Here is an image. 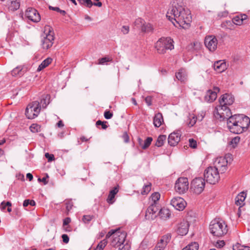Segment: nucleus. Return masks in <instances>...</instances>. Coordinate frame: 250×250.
Listing matches in <instances>:
<instances>
[{
  "instance_id": "obj_9",
  "label": "nucleus",
  "mask_w": 250,
  "mask_h": 250,
  "mask_svg": "<svg viewBox=\"0 0 250 250\" xmlns=\"http://www.w3.org/2000/svg\"><path fill=\"white\" fill-rule=\"evenodd\" d=\"M188 188V181L187 178L180 177L175 184V189L180 194L184 193Z\"/></svg>"
},
{
  "instance_id": "obj_32",
  "label": "nucleus",
  "mask_w": 250,
  "mask_h": 250,
  "mask_svg": "<svg viewBox=\"0 0 250 250\" xmlns=\"http://www.w3.org/2000/svg\"><path fill=\"white\" fill-rule=\"evenodd\" d=\"M160 198V194L158 192H154L152 193L149 198V202L150 204H154L157 205L158 202Z\"/></svg>"
},
{
  "instance_id": "obj_55",
  "label": "nucleus",
  "mask_w": 250,
  "mask_h": 250,
  "mask_svg": "<svg viewBox=\"0 0 250 250\" xmlns=\"http://www.w3.org/2000/svg\"><path fill=\"white\" fill-rule=\"evenodd\" d=\"M244 246L241 245L240 244L237 243L233 246V250H243Z\"/></svg>"
},
{
  "instance_id": "obj_30",
  "label": "nucleus",
  "mask_w": 250,
  "mask_h": 250,
  "mask_svg": "<svg viewBox=\"0 0 250 250\" xmlns=\"http://www.w3.org/2000/svg\"><path fill=\"white\" fill-rule=\"evenodd\" d=\"M170 215L171 213L169 209L167 208H163L159 212L160 217L164 220L169 218Z\"/></svg>"
},
{
  "instance_id": "obj_29",
  "label": "nucleus",
  "mask_w": 250,
  "mask_h": 250,
  "mask_svg": "<svg viewBox=\"0 0 250 250\" xmlns=\"http://www.w3.org/2000/svg\"><path fill=\"white\" fill-rule=\"evenodd\" d=\"M246 197V193L244 192H242L239 194L235 198V204L237 206H242L244 205V201Z\"/></svg>"
},
{
  "instance_id": "obj_62",
  "label": "nucleus",
  "mask_w": 250,
  "mask_h": 250,
  "mask_svg": "<svg viewBox=\"0 0 250 250\" xmlns=\"http://www.w3.org/2000/svg\"><path fill=\"white\" fill-rule=\"evenodd\" d=\"M228 12L226 11H223V12L218 13V16L220 18L226 17L228 16Z\"/></svg>"
},
{
  "instance_id": "obj_27",
  "label": "nucleus",
  "mask_w": 250,
  "mask_h": 250,
  "mask_svg": "<svg viewBox=\"0 0 250 250\" xmlns=\"http://www.w3.org/2000/svg\"><path fill=\"white\" fill-rule=\"evenodd\" d=\"M119 190L117 187L114 188L113 189L111 190L109 193L107 202L109 204H113L114 202V197L115 195L118 193Z\"/></svg>"
},
{
  "instance_id": "obj_42",
  "label": "nucleus",
  "mask_w": 250,
  "mask_h": 250,
  "mask_svg": "<svg viewBox=\"0 0 250 250\" xmlns=\"http://www.w3.org/2000/svg\"><path fill=\"white\" fill-rule=\"evenodd\" d=\"M94 218L93 215H83L82 220L85 224H88Z\"/></svg>"
},
{
  "instance_id": "obj_41",
  "label": "nucleus",
  "mask_w": 250,
  "mask_h": 250,
  "mask_svg": "<svg viewBox=\"0 0 250 250\" xmlns=\"http://www.w3.org/2000/svg\"><path fill=\"white\" fill-rule=\"evenodd\" d=\"M152 141V138L151 137H147L145 141L144 144L142 145V148L143 149H146L151 144Z\"/></svg>"
},
{
  "instance_id": "obj_43",
  "label": "nucleus",
  "mask_w": 250,
  "mask_h": 250,
  "mask_svg": "<svg viewBox=\"0 0 250 250\" xmlns=\"http://www.w3.org/2000/svg\"><path fill=\"white\" fill-rule=\"evenodd\" d=\"M29 205L32 206H35L36 205V202L33 200L26 199L24 201L23 203V206L26 207Z\"/></svg>"
},
{
  "instance_id": "obj_35",
  "label": "nucleus",
  "mask_w": 250,
  "mask_h": 250,
  "mask_svg": "<svg viewBox=\"0 0 250 250\" xmlns=\"http://www.w3.org/2000/svg\"><path fill=\"white\" fill-rule=\"evenodd\" d=\"M167 139V136L165 135H160L156 142L155 145L158 147L162 146L164 142L166 141Z\"/></svg>"
},
{
  "instance_id": "obj_33",
  "label": "nucleus",
  "mask_w": 250,
  "mask_h": 250,
  "mask_svg": "<svg viewBox=\"0 0 250 250\" xmlns=\"http://www.w3.org/2000/svg\"><path fill=\"white\" fill-rule=\"evenodd\" d=\"M141 30L142 32L145 33L150 32L153 30V27L151 24L149 23H146L145 21L142 26Z\"/></svg>"
},
{
  "instance_id": "obj_16",
  "label": "nucleus",
  "mask_w": 250,
  "mask_h": 250,
  "mask_svg": "<svg viewBox=\"0 0 250 250\" xmlns=\"http://www.w3.org/2000/svg\"><path fill=\"white\" fill-rule=\"evenodd\" d=\"M171 205L177 210H183L186 207L187 203L180 197H175L171 200Z\"/></svg>"
},
{
  "instance_id": "obj_1",
  "label": "nucleus",
  "mask_w": 250,
  "mask_h": 250,
  "mask_svg": "<svg viewBox=\"0 0 250 250\" xmlns=\"http://www.w3.org/2000/svg\"><path fill=\"white\" fill-rule=\"evenodd\" d=\"M167 17L175 27L183 29H188L191 21L190 12L184 8L182 0H173Z\"/></svg>"
},
{
  "instance_id": "obj_12",
  "label": "nucleus",
  "mask_w": 250,
  "mask_h": 250,
  "mask_svg": "<svg viewBox=\"0 0 250 250\" xmlns=\"http://www.w3.org/2000/svg\"><path fill=\"white\" fill-rule=\"evenodd\" d=\"M231 118H233L234 121L236 120L237 124H239L245 131L247 130L250 124V119L248 116L243 114H235Z\"/></svg>"
},
{
  "instance_id": "obj_2",
  "label": "nucleus",
  "mask_w": 250,
  "mask_h": 250,
  "mask_svg": "<svg viewBox=\"0 0 250 250\" xmlns=\"http://www.w3.org/2000/svg\"><path fill=\"white\" fill-rule=\"evenodd\" d=\"M210 233L214 236L221 237L226 234L228 231L227 225L221 219L215 218L212 220L209 226Z\"/></svg>"
},
{
  "instance_id": "obj_34",
  "label": "nucleus",
  "mask_w": 250,
  "mask_h": 250,
  "mask_svg": "<svg viewBox=\"0 0 250 250\" xmlns=\"http://www.w3.org/2000/svg\"><path fill=\"white\" fill-rule=\"evenodd\" d=\"M49 99L50 97L48 95L43 96L40 103L41 107L42 106V108H46L47 105L49 104Z\"/></svg>"
},
{
  "instance_id": "obj_21",
  "label": "nucleus",
  "mask_w": 250,
  "mask_h": 250,
  "mask_svg": "<svg viewBox=\"0 0 250 250\" xmlns=\"http://www.w3.org/2000/svg\"><path fill=\"white\" fill-rule=\"evenodd\" d=\"M234 101V97L229 94H225L222 95L221 99L220 100V103L222 105H231Z\"/></svg>"
},
{
  "instance_id": "obj_18",
  "label": "nucleus",
  "mask_w": 250,
  "mask_h": 250,
  "mask_svg": "<svg viewBox=\"0 0 250 250\" xmlns=\"http://www.w3.org/2000/svg\"><path fill=\"white\" fill-rule=\"evenodd\" d=\"M170 238L171 235L169 234L163 236L156 245L154 250H164Z\"/></svg>"
},
{
  "instance_id": "obj_61",
  "label": "nucleus",
  "mask_w": 250,
  "mask_h": 250,
  "mask_svg": "<svg viewBox=\"0 0 250 250\" xmlns=\"http://www.w3.org/2000/svg\"><path fill=\"white\" fill-rule=\"evenodd\" d=\"M71 222V219L69 217L65 218L63 221V226L68 225Z\"/></svg>"
},
{
  "instance_id": "obj_60",
  "label": "nucleus",
  "mask_w": 250,
  "mask_h": 250,
  "mask_svg": "<svg viewBox=\"0 0 250 250\" xmlns=\"http://www.w3.org/2000/svg\"><path fill=\"white\" fill-rule=\"evenodd\" d=\"M49 177L48 175L46 174L45 177H43L42 179L38 178V181L40 182H42L43 183L44 185L47 184L48 182L46 181V179Z\"/></svg>"
},
{
  "instance_id": "obj_45",
  "label": "nucleus",
  "mask_w": 250,
  "mask_h": 250,
  "mask_svg": "<svg viewBox=\"0 0 250 250\" xmlns=\"http://www.w3.org/2000/svg\"><path fill=\"white\" fill-rule=\"evenodd\" d=\"M232 22H233L234 24L237 25H241V24H243V22L241 21L240 18L238 15L236 16L235 17L233 18V19H232Z\"/></svg>"
},
{
  "instance_id": "obj_51",
  "label": "nucleus",
  "mask_w": 250,
  "mask_h": 250,
  "mask_svg": "<svg viewBox=\"0 0 250 250\" xmlns=\"http://www.w3.org/2000/svg\"><path fill=\"white\" fill-rule=\"evenodd\" d=\"M111 60L107 57H104L99 60V64H104L105 62L111 61Z\"/></svg>"
},
{
  "instance_id": "obj_48",
  "label": "nucleus",
  "mask_w": 250,
  "mask_h": 250,
  "mask_svg": "<svg viewBox=\"0 0 250 250\" xmlns=\"http://www.w3.org/2000/svg\"><path fill=\"white\" fill-rule=\"evenodd\" d=\"M189 146L193 148H195L197 147V142L193 139H189Z\"/></svg>"
},
{
  "instance_id": "obj_4",
  "label": "nucleus",
  "mask_w": 250,
  "mask_h": 250,
  "mask_svg": "<svg viewBox=\"0 0 250 250\" xmlns=\"http://www.w3.org/2000/svg\"><path fill=\"white\" fill-rule=\"evenodd\" d=\"M45 36H44L41 40V45L43 49H48L50 48L54 41V33L53 28L49 25H46L44 27Z\"/></svg>"
},
{
  "instance_id": "obj_13",
  "label": "nucleus",
  "mask_w": 250,
  "mask_h": 250,
  "mask_svg": "<svg viewBox=\"0 0 250 250\" xmlns=\"http://www.w3.org/2000/svg\"><path fill=\"white\" fill-rule=\"evenodd\" d=\"M25 17L34 22H38L41 21V16L38 11L34 8H28L25 13Z\"/></svg>"
},
{
  "instance_id": "obj_36",
  "label": "nucleus",
  "mask_w": 250,
  "mask_h": 250,
  "mask_svg": "<svg viewBox=\"0 0 250 250\" xmlns=\"http://www.w3.org/2000/svg\"><path fill=\"white\" fill-rule=\"evenodd\" d=\"M199 246L197 243L193 242L183 248L182 250H198Z\"/></svg>"
},
{
  "instance_id": "obj_6",
  "label": "nucleus",
  "mask_w": 250,
  "mask_h": 250,
  "mask_svg": "<svg viewBox=\"0 0 250 250\" xmlns=\"http://www.w3.org/2000/svg\"><path fill=\"white\" fill-rule=\"evenodd\" d=\"M204 177L207 183L215 184L220 179L219 171L213 167H209L205 170Z\"/></svg>"
},
{
  "instance_id": "obj_22",
  "label": "nucleus",
  "mask_w": 250,
  "mask_h": 250,
  "mask_svg": "<svg viewBox=\"0 0 250 250\" xmlns=\"http://www.w3.org/2000/svg\"><path fill=\"white\" fill-rule=\"evenodd\" d=\"M214 70L219 73H222L227 69L226 62L223 61L216 62L213 64Z\"/></svg>"
},
{
  "instance_id": "obj_10",
  "label": "nucleus",
  "mask_w": 250,
  "mask_h": 250,
  "mask_svg": "<svg viewBox=\"0 0 250 250\" xmlns=\"http://www.w3.org/2000/svg\"><path fill=\"white\" fill-rule=\"evenodd\" d=\"M126 237V233L125 231H119L112 236L110 245L112 247L117 248L124 244Z\"/></svg>"
},
{
  "instance_id": "obj_57",
  "label": "nucleus",
  "mask_w": 250,
  "mask_h": 250,
  "mask_svg": "<svg viewBox=\"0 0 250 250\" xmlns=\"http://www.w3.org/2000/svg\"><path fill=\"white\" fill-rule=\"evenodd\" d=\"M196 122V118L194 116L192 117V118L190 120L188 125L190 126H192Z\"/></svg>"
},
{
  "instance_id": "obj_19",
  "label": "nucleus",
  "mask_w": 250,
  "mask_h": 250,
  "mask_svg": "<svg viewBox=\"0 0 250 250\" xmlns=\"http://www.w3.org/2000/svg\"><path fill=\"white\" fill-rule=\"evenodd\" d=\"M188 223L186 221H183L177 226L176 231L179 235H185L188 232Z\"/></svg>"
},
{
  "instance_id": "obj_50",
  "label": "nucleus",
  "mask_w": 250,
  "mask_h": 250,
  "mask_svg": "<svg viewBox=\"0 0 250 250\" xmlns=\"http://www.w3.org/2000/svg\"><path fill=\"white\" fill-rule=\"evenodd\" d=\"M113 116V113L109 110H105L104 112V117L106 119H110Z\"/></svg>"
},
{
  "instance_id": "obj_49",
  "label": "nucleus",
  "mask_w": 250,
  "mask_h": 250,
  "mask_svg": "<svg viewBox=\"0 0 250 250\" xmlns=\"http://www.w3.org/2000/svg\"><path fill=\"white\" fill-rule=\"evenodd\" d=\"M106 122H102L101 120H98L96 122V125H102V127L104 129H105L107 128V125L105 124Z\"/></svg>"
},
{
  "instance_id": "obj_64",
  "label": "nucleus",
  "mask_w": 250,
  "mask_h": 250,
  "mask_svg": "<svg viewBox=\"0 0 250 250\" xmlns=\"http://www.w3.org/2000/svg\"><path fill=\"white\" fill-rule=\"evenodd\" d=\"M240 18L241 21L242 22H243V21L247 19V15L246 14H242L240 15H238Z\"/></svg>"
},
{
  "instance_id": "obj_15",
  "label": "nucleus",
  "mask_w": 250,
  "mask_h": 250,
  "mask_svg": "<svg viewBox=\"0 0 250 250\" xmlns=\"http://www.w3.org/2000/svg\"><path fill=\"white\" fill-rule=\"evenodd\" d=\"M205 45L210 51H214L216 48L218 41L213 36H208L205 39Z\"/></svg>"
},
{
  "instance_id": "obj_28",
  "label": "nucleus",
  "mask_w": 250,
  "mask_h": 250,
  "mask_svg": "<svg viewBox=\"0 0 250 250\" xmlns=\"http://www.w3.org/2000/svg\"><path fill=\"white\" fill-rule=\"evenodd\" d=\"M164 122L162 114L160 113L156 114L153 118V124L156 127H159Z\"/></svg>"
},
{
  "instance_id": "obj_59",
  "label": "nucleus",
  "mask_w": 250,
  "mask_h": 250,
  "mask_svg": "<svg viewBox=\"0 0 250 250\" xmlns=\"http://www.w3.org/2000/svg\"><path fill=\"white\" fill-rule=\"evenodd\" d=\"M62 238L63 242L64 243L67 244L68 243L69 239V237L67 236V235L65 234H62Z\"/></svg>"
},
{
  "instance_id": "obj_8",
  "label": "nucleus",
  "mask_w": 250,
  "mask_h": 250,
  "mask_svg": "<svg viewBox=\"0 0 250 250\" xmlns=\"http://www.w3.org/2000/svg\"><path fill=\"white\" fill-rule=\"evenodd\" d=\"M205 186V179L201 177L195 178L191 183V189L196 194L202 193L204 189Z\"/></svg>"
},
{
  "instance_id": "obj_53",
  "label": "nucleus",
  "mask_w": 250,
  "mask_h": 250,
  "mask_svg": "<svg viewBox=\"0 0 250 250\" xmlns=\"http://www.w3.org/2000/svg\"><path fill=\"white\" fill-rule=\"evenodd\" d=\"M122 138L124 140V141L125 143H128L129 141V137L126 133V132H124L123 135H122Z\"/></svg>"
},
{
  "instance_id": "obj_20",
  "label": "nucleus",
  "mask_w": 250,
  "mask_h": 250,
  "mask_svg": "<svg viewBox=\"0 0 250 250\" xmlns=\"http://www.w3.org/2000/svg\"><path fill=\"white\" fill-rule=\"evenodd\" d=\"M180 140V135L177 132H173L169 134L167 138L168 143L171 146H176Z\"/></svg>"
},
{
  "instance_id": "obj_3",
  "label": "nucleus",
  "mask_w": 250,
  "mask_h": 250,
  "mask_svg": "<svg viewBox=\"0 0 250 250\" xmlns=\"http://www.w3.org/2000/svg\"><path fill=\"white\" fill-rule=\"evenodd\" d=\"M173 41L169 37H162L155 43V47L160 54L166 53L167 50L174 48Z\"/></svg>"
},
{
  "instance_id": "obj_5",
  "label": "nucleus",
  "mask_w": 250,
  "mask_h": 250,
  "mask_svg": "<svg viewBox=\"0 0 250 250\" xmlns=\"http://www.w3.org/2000/svg\"><path fill=\"white\" fill-rule=\"evenodd\" d=\"M41 105L38 101H34L29 103L25 109V115L29 119L36 118L40 113Z\"/></svg>"
},
{
  "instance_id": "obj_63",
  "label": "nucleus",
  "mask_w": 250,
  "mask_h": 250,
  "mask_svg": "<svg viewBox=\"0 0 250 250\" xmlns=\"http://www.w3.org/2000/svg\"><path fill=\"white\" fill-rule=\"evenodd\" d=\"M145 102L149 106L151 104V97L147 96L145 99Z\"/></svg>"
},
{
  "instance_id": "obj_40",
  "label": "nucleus",
  "mask_w": 250,
  "mask_h": 250,
  "mask_svg": "<svg viewBox=\"0 0 250 250\" xmlns=\"http://www.w3.org/2000/svg\"><path fill=\"white\" fill-rule=\"evenodd\" d=\"M144 22L145 21L142 19L138 18L134 21V24L137 28L141 29Z\"/></svg>"
},
{
  "instance_id": "obj_44",
  "label": "nucleus",
  "mask_w": 250,
  "mask_h": 250,
  "mask_svg": "<svg viewBox=\"0 0 250 250\" xmlns=\"http://www.w3.org/2000/svg\"><path fill=\"white\" fill-rule=\"evenodd\" d=\"M107 244V241L105 240H103L101 241L97 246V250H103Z\"/></svg>"
},
{
  "instance_id": "obj_25",
  "label": "nucleus",
  "mask_w": 250,
  "mask_h": 250,
  "mask_svg": "<svg viewBox=\"0 0 250 250\" xmlns=\"http://www.w3.org/2000/svg\"><path fill=\"white\" fill-rule=\"evenodd\" d=\"M176 78L182 83H185L187 80V74L184 69H181L179 71L176 73Z\"/></svg>"
},
{
  "instance_id": "obj_58",
  "label": "nucleus",
  "mask_w": 250,
  "mask_h": 250,
  "mask_svg": "<svg viewBox=\"0 0 250 250\" xmlns=\"http://www.w3.org/2000/svg\"><path fill=\"white\" fill-rule=\"evenodd\" d=\"M130 246L126 243L122 248H119V250H130Z\"/></svg>"
},
{
  "instance_id": "obj_31",
  "label": "nucleus",
  "mask_w": 250,
  "mask_h": 250,
  "mask_svg": "<svg viewBox=\"0 0 250 250\" xmlns=\"http://www.w3.org/2000/svg\"><path fill=\"white\" fill-rule=\"evenodd\" d=\"M52 62V59L48 58L44 60L39 66L37 71L39 72L46 67Z\"/></svg>"
},
{
  "instance_id": "obj_56",
  "label": "nucleus",
  "mask_w": 250,
  "mask_h": 250,
  "mask_svg": "<svg viewBox=\"0 0 250 250\" xmlns=\"http://www.w3.org/2000/svg\"><path fill=\"white\" fill-rule=\"evenodd\" d=\"M45 156L48 159V162H50L54 160V156L53 154H50L48 153H46Z\"/></svg>"
},
{
  "instance_id": "obj_38",
  "label": "nucleus",
  "mask_w": 250,
  "mask_h": 250,
  "mask_svg": "<svg viewBox=\"0 0 250 250\" xmlns=\"http://www.w3.org/2000/svg\"><path fill=\"white\" fill-rule=\"evenodd\" d=\"M22 68L21 66H18L12 71V75L14 76H21L22 75L21 70Z\"/></svg>"
},
{
  "instance_id": "obj_47",
  "label": "nucleus",
  "mask_w": 250,
  "mask_h": 250,
  "mask_svg": "<svg viewBox=\"0 0 250 250\" xmlns=\"http://www.w3.org/2000/svg\"><path fill=\"white\" fill-rule=\"evenodd\" d=\"M240 141V137H235L233 138L231 141V144L233 147H235Z\"/></svg>"
},
{
  "instance_id": "obj_37",
  "label": "nucleus",
  "mask_w": 250,
  "mask_h": 250,
  "mask_svg": "<svg viewBox=\"0 0 250 250\" xmlns=\"http://www.w3.org/2000/svg\"><path fill=\"white\" fill-rule=\"evenodd\" d=\"M151 184L148 183L147 184L144 186L143 189L141 191V194L143 195L147 194L151 190Z\"/></svg>"
},
{
  "instance_id": "obj_52",
  "label": "nucleus",
  "mask_w": 250,
  "mask_h": 250,
  "mask_svg": "<svg viewBox=\"0 0 250 250\" xmlns=\"http://www.w3.org/2000/svg\"><path fill=\"white\" fill-rule=\"evenodd\" d=\"M129 31V27L128 26L124 25L121 29V31L124 34H127Z\"/></svg>"
},
{
  "instance_id": "obj_54",
  "label": "nucleus",
  "mask_w": 250,
  "mask_h": 250,
  "mask_svg": "<svg viewBox=\"0 0 250 250\" xmlns=\"http://www.w3.org/2000/svg\"><path fill=\"white\" fill-rule=\"evenodd\" d=\"M225 243L223 240H219L216 242V247L218 248H221L224 246Z\"/></svg>"
},
{
  "instance_id": "obj_14",
  "label": "nucleus",
  "mask_w": 250,
  "mask_h": 250,
  "mask_svg": "<svg viewBox=\"0 0 250 250\" xmlns=\"http://www.w3.org/2000/svg\"><path fill=\"white\" fill-rule=\"evenodd\" d=\"M228 127L229 131L234 134H240L245 131L244 129L239 125L237 124L236 120H234L233 118H230L229 121L227 122Z\"/></svg>"
},
{
  "instance_id": "obj_46",
  "label": "nucleus",
  "mask_w": 250,
  "mask_h": 250,
  "mask_svg": "<svg viewBox=\"0 0 250 250\" xmlns=\"http://www.w3.org/2000/svg\"><path fill=\"white\" fill-rule=\"evenodd\" d=\"M119 230L120 229H111L106 235V238H109L111 236L114 235L115 234H117L119 231Z\"/></svg>"
},
{
  "instance_id": "obj_17",
  "label": "nucleus",
  "mask_w": 250,
  "mask_h": 250,
  "mask_svg": "<svg viewBox=\"0 0 250 250\" xmlns=\"http://www.w3.org/2000/svg\"><path fill=\"white\" fill-rule=\"evenodd\" d=\"M158 210V208L157 205L150 204L146 211V218L148 220H154L156 217V213Z\"/></svg>"
},
{
  "instance_id": "obj_24",
  "label": "nucleus",
  "mask_w": 250,
  "mask_h": 250,
  "mask_svg": "<svg viewBox=\"0 0 250 250\" xmlns=\"http://www.w3.org/2000/svg\"><path fill=\"white\" fill-rule=\"evenodd\" d=\"M80 4L85 5L87 8H91L92 5L96 6L98 7H101L102 3L98 1V2H92L91 0H77Z\"/></svg>"
},
{
  "instance_id": "obj_26",
  "label": "nucleus",
  "mask_w": 250,
  "mask_h": 250,
  "mask_svg": "<svg viewBox=\"0 0 250 250\" xmlns=\"http://www.w3.org/2000/svg\"><path fill=\"white\" fill-rule=\"evenodd\" d=\"M217 98V94L215 92H212L211 90H208L205 96V100L208 102H212Z\"/></svg>"
},
{
  "instance_id": "obj_7",
  "label": "nucleus",
  "mask_w": 250,
  "mask_h": 250,
  "mask_svg": "<svg viewBox=\"0 0 250 250\" xmlns=\"http://www.w3.org/2000/svg\"><path fill=\"white\" fill-rule=\"evenodd\" d=\"M216 112L215 117L220 121H223L225 119L227 120V122L229 121V119L232 117L230 110L226 105H222L216 108Z\"/></svg>"
},
{
  "instance_id": "obj_23",
  "label": "nucleus",
  "mask_w": 250,
  "mask_h": 250,
  "mask_svg": "<svg viewBox=\"0 0 250 250\" xmlns=\"http://www.w3.org/2000/svg\"><path fill=\"white\" fill-rule=\"evenodd\" d=\"M6 5L9 11H15L20 8V3L17 0H8Z\"/></svg>"
},
{
  "instance_id": "obj_39",
  "label": "nucleus",
  "mask_w": 250,
  "mask_h": 250,
  "mask_svg": "<svg viewBox=\"0 0 250 250\" xmlns=\"http://www.w3.org/2000/svg\"><path fill=\"white\" fill-rule=\"evenodd\" d=\"M32 132L36 133L41 131V126L37 124H33L30 126Z\"/></svg>"
},
{
  "instance_id": "obj_11",
  "label": "nucleus",
  "mask_w": 250,
  "mask_h": 250,
  "mask_svg": "<svg viewBox=\"0 0 250 250\" xmlns=\"http://www.w3.org/2000/svg\"><path fill=\"white\" fill-rule=\"evenodd\" d=\"M229 154L226 155L225 157H220L216 158L214 162V167L217 168V170L221 173H224L227 168L228 161L227 159L228 157H229Z\"/></svg>"
}]
</instances>
